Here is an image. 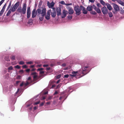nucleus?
Masks as SVG:
<instances>
[{"label":"nucleus","instance_id":"nucleus-5","mask_svg":"<svg viewBox=\"0 0 124 124\" xmlns=\"http://www.w3.org/2000/svg\"><path fill=\"white\" fill-rule=\"evenodd\" d=\"M81 8H74V9L75 11L76 14L78 15H80L81 13Z\"/></svg>","mask_w":124,"mask_h":124},{"label":"nucleus","instance_id":"nucleus-22","mask_svg":"<svg viewBox=\"0 0 124 124\" xmlns=\"http://www.w3.org/2000/svg\"><path fill=\"white\" fill-rule=\"evenodd\" d=\"M100 2L101 3L103 6L106 5V3L102 0H100Z\"/></svg>","mask_w":124,"mask_h":124},{"label":"nucleus","instance_id":"nucleus-21","mask_svg":"<svg viewBox=\"0 0 124 124\" xmlns=\"http://www.w3.org/2000/svg\"><path fill=\"white\" fill-rule=\"evenodd\" d=\"M36 13H39V14H41L42 12L41 10L39 8L37 10Z\"/></svg>","mask_w":124,"mask_h":124},{"label":"nucleus","instance_id":"nucleus-6","mask_svg":"<svg viewBox=\"0 0 124 124\" xmlns=\"http://www.w3.org/2000/svg\"><path fill=\"white\" fill-rule=\"evenodd\" d=\"M53 9V11L51 12V16H52L54 18L56 16V12L55 11V8H52Z\"/></svg>","mask_w":124,"mask_h":124},{"label":"nucleus","instance_id":"nucleus-64","mask_svg":"<svg viewBox=\"0 0 124 124\" xmlns=\"http://www.w3.org/2000/svg\"><path fill=\"white\" fill-rule=\"evenodd\" d=\"M20 72H22V73H23V70H21L19 71Z\"/></svg>","mask_w":124,"mask_h":124},{"label":"nucleus","instance_id":"nucleus-29","mask_svg":"<svg viewBox=\"0 0 124 124\" xmlns=\"http://www.w3.org/2000/svg\"><path fill=\"white\" fill-rule=\"evenodd\" d=\"M106 5L107 8H110L111 7L110 5L108 3H106Z\"/></svg>","mask_w":124,"mask_h":124},{"label":"nucleus","instance_id":"nucleus-62","mask_svg":"<svg viewBox=\"0 0 124 124\" xmlns=\"http://www.w3.org/2000/svg\"><path fill=\"white\" fill-rule=\"evenodd\" d=\"M66 64L65 63H63L62 65V66L63 67H65L66 66Z\"/></svg>","mask_w":124,"mask_h":124},{"label":"nucleus","instance_id":"nucleus-3","mask_svg":"<svg viewBox=\"0 0 124 124\" xmlns=\"http://www.w3.org/2000/svg\"><path fill=\"white\" fill-rule=\"evenodd\" d=\"M17 8H10L7 12L6 16H9L12 12H14L15 11Z\"/></svg>","mask_w":124,"mask_h":124},{"label":"nucleus","instance_id":"nucleus-30","mask_svg":"<svg viewBox=\"0 0 124 124\" xmlns=\"http://www.w3.org/2000/svg\"><path fill=\"white\" fill-rule=\"evenodd\" d=\"M51 10L50 9L47 12V15L50 16V13H51Z\"/></svg>","mask_w":124,"mask_h":124},{"label":"nucleus","instance_id":"nucleus-48","mask_svg":"<svg viewBox=\"0 0 124 124\" xmlns=\"http://www.w3.org/2000/svg\"><path fill=\"white\" fill-rule=\"evenodd\" d=\"M23 85H24V83L23 82L22 83L20 84V86H22Z\"/></svg>","mask_w":124,"mask_h":124},{"label":"nucleus","instance_id":"nucleus-8","mask_svg":"<svg viewBox=\"0 0 124 124\" xmlns=\"http://www.w3.org/2000/svg\"><path fill=\"white\" fill-rule=\"evenodd\" d=\"M68 11H67L63 10V13L61 15V17L62 18H65L66 15L68 14Z\"/></svg>","mask_w":124,"mask_h":124},{"label":"nucleus","instance_id":"nucleus-33","mask_svg":"<svg viewBox=\"0 0 124 124\" xmlns=\"http://www.w3.org/2000/svg\"><path fill=\"white\" fill-rule=\"evenodd\" d=\"M13 68L12 66H11L8 68V70H12L13 69Z\"/></svg>","mask_w":124,"mask_h":124},{"label":"nucleus","instance_id":"nucleus-17","mask_svg":"<svg viewBox=\"0 0 124 124\" xmlns=\"http://www.w3.org/2000/svg\"><path fill=\"white\" fill-rule=\"evenodd\" d=\"M20 3L19 2H17L16 3L13 8H17L19 6Z\"/></svg>","mask_w":124,"mask_h":124},{"label":"nucleus","instance_id":"nucleus-57","mask_svg":"<svg viewBox=\"0 0 124 124\" xmlns=\"http://www.w3.org/2000/svg\"><path fill=\"white\" fill-rule=\"evenodd\" d=\"M30 69H26V71L27 72H29L30 71Z\"/></svg>","mask_w":124,"mask_h":124},{"label":"nucleus","instance_id":"nucleus-34","mask_svg":"<svg viewBox=\"0 0 124 124\" xmlns=\"http://www.w3.org/2000/svg\"><path fill=\"white\" fill-rule=\"evenodd\" d=\"M29 83L28 81L26 82V83H24V85H25V86H27L29 84Z\"/></svg>","mask_w":124,"mask_h":124},{"label":"nucleus","instance_id":"nucleus-7","mask_svg":"<svg viewBox=\"0 0 124 124\" xmlns=\"http://www.w3.org/2000/svg\"><path fill=\"white\" fill-rule=\"evenodd\" d=\"M101 11L105 15L107 14L108 11V10L107 8H101Z\"/></svg>","mask_w":124,"mask_h":124},{"label":"nucleus","instance_id":"nucleus-32","mask_svg":"<svg viewBox=\"0 0 124 124\" xmlns=\"http://www.w3.org/2000/svg\"><path fill=\"white\" fill-rule=\"evenodd\" d=\"M24 62L22 61H20L19 63V64L20 65L23 64H24Z\"/></svg>","mask_w":124,"mask_h":124},{"label":"nucleus","instance_id":"nucleus-56","mask_svg":"<svg viewBox=\"0 0 124 124\" xmlns=\"http://www.w3.org/2000/svg\"><path fill=\"white\" fill-rule=\"evenodd\" d=\"M61 85L60 84H59L57 86V88H59L61 86Z\"/></svg>","mask_w":124,"mask_h":124},{"label":"nucleus","instance_id":"nucleus-63","mask_svg":"<svg viewBox=\"0 0 124 124\" xmlns=\"http://www.w3.org/2000/svg\"><path fill=\"white\" fill-rule=\"evenodd\" d=\"M60 79H59L56 82V83L57 84H58L59 82H60Z\"/></svg>","mask_w":124,"mask_h":124},{"label":"nucleus","instance_id":"nucleus-2","mask_svg":"<svg viewBox=\"0 0 124 124\" xmlns=\"http://www.w3.org/2000/svg\"><path fill=\"white\" fill-rule=\"evenodd\" d=\"M26 8H18L17 10V12L18 13H21L23 14H25L26 13Z\"/></svg>","mask_w":124,"mask_h":124},{"label":"nucleus","instance_id":"nucleus-31","mask_svg":"<svg viewBox=\"0 0 124 124\" xmlns=\"http://www.w3.org/2000/svg\"><path fill=\"white\" fill-rule=\"evenodd\" d=\"M121 9H120L119 10H120V13H121L123 14L124 13V10H123L122 8H120Z\"/></svg>","mask_w":124,"mask_h":124},{"label":"nucleus","instance_id":"nucleus-49","mask_svg":"<svg viewBox=\"0 0 124 124\" xmlns=\"http://www.w3.org/2000/svg\"><path fill=\"white\" fill-rule=\"evenodd\" d=\"M32 63V62L31 61L28 62H27V64H31Z\"/></svg>","mask_w":124,"mask_h":124},{"label":"nucleus","instance_id":"nucleus-13","mask_svg":"<svg viewBox=\"0 0 124 124\" xmlns=\"http://www.w3.org/2000/svg\"><path fill=\"white\" fill-rule=\"evenodd\" d=\"M112 1L115 2L116 1H117L119 4L122 5H123L124 4V3L121 0H111Z\"/></svg>","mask_w":124,"mask_h":124},{"label":"nucleus","instance_id":"nucleus-50","mask_svg":"<svg viewBox=\"0 0 124 124\" xmlns=\"http://www.w3.org/2000/svg\"><path fill=\"white\" fill-rule=\"evenodd\" d=\"M89 0L90 2H92V3L94 2L95 1L94 0Z\"/></svg>","mask_w":124,"mask_h":124},{"label":"nucleus","instance_id":"nucleus-25","mask_svg":"<svg viewBox=\"0 0 124 124\" xmlns=\"http://www.w3.org/2000/svg\"><path fill=\"white\" fill-rule=\"evenodd\" d=\"M109 16L110 17H112L113 16L112 13L111 12H109L108 13Z\"/></svg>","mask_w":124,"mask_h":124},{"label":"nucleus","instance_id":"nucleus-26","mask_svg":"<svg viewBox=\"0 0 124 124\" xmlns=\"http://www.w3.org/2000/svg\"><path fill=\"white\" fill-rule=\"evenodd\" d=\"M50 16L49 15H46L45 16V18L47 20H48L50 19Z\"/></svg>","mask_w":124,"mask_h":124},{"label":"nucleus","instance_id":"nucleus-36","mask_svg":"<svg viewBox=\"0 0 124 124\" xmlns=\"http://www.w3.org/2000/svg\"><path fill=\"white\" fill-rule=\"evenodd\" d=\"M92 8H86V10L89 11H91L92 10Z\"/></svg>","mask_w":124,"mask_h":124},{"label":"nucleus","instance_id":"nucleus-35","mask_svg":"<svg viewBox=\"0 0 124 124\" xmlns=\"http://www.w3.org/2000/svg\"><path fill=\"white\" fill-rule=\"evenodd\" d=\"M60 3L62 4H64V5L65 4V2H64V1H60Z\"/></svg>","mask_w":124,"mask_h":124},{"label":"nucleus","instance_id":"nucleus-9","mask_svg":"<svg viewBox=\"0 0 124 124\" xmlns=\"http://www.w3.org/2000/svg\"><path fill=\"white\" fill-rule=\"evenodd\" d=\"M54 4V3L53 1H52L51 3H49L48 1L47 2V5L49 8L53 7Z\"/></svg>","mask_w":124,"mask_h":124},{"label":"nucleus","instance_id":"nucleus-40","mask_svg":"<svg viewBox=\"0 0 124 124\" xmlns=\"http://www.w3.org/2000/svg\"><path fill=\"white\" fill-rule=\"evenodd\" d=\"M5 0H2L0 2V6L4 2Z\"/></svg>","mask_w":124,"mask_h":124},{"label":"nucleus","instance_id":"nucleus-61","mask_svg":"<svg viewBox=\"0 0 124 124\" xmlns=\"http://www.w3.org/2000/svg\"><path fill=\"white\" fill-rule=\"evenodd\" d=\"M65 5H66L68 6V5H72V4L71 3H70V4H65Z\"/></svg>","mask_w":124,"mask_h":124},{"label":"nucleus","instance_id":"nucleus-47","mask_svg":"<svg viewBox=\"0 0 124 124\" xmlns=\"http://www.w3.org/2000/svg\"><path fill=\"white\" fill-rule=\"evenodd\" d=\"M26 4L24 3L23 4V8H26Z\"/></svg>","mask_w":124,"mask_h":124},{"label":"nucleus","instance_id":"nucleus-45","mask_svg":"<svg viewBox=\"0 0 124 124\" xmlns=\"http://www.w3.org/2000/svg\"><path fill=\"white\" fill-rule=\"evenodd\" d=\"M22 67L23 68H27V67L26 65H24L22 66Z\"/></svg>","mask_w":124,"mask_h":124},{"label":"nucleus","instance_id":"nucleus-11","mask_svg":"<svg viewBox=\"0 0 124 124\" xmlns=\"http://www.w3.org/2000/svg\"><path fill=\"white\" fill-rule=\"evenodd\" d=\"M56 11L57 13V15L58 16H59L61 15V8H56Z\"/></svg>","mask_w":124,"mask_h":124},{"label":"nucleus","instance_id":"nucleus-15","mask_svg":"<svg viewBox=\"0 0 124 124\" xmlns=\"http://www.w3.org/2000/svg\"><path fill=\"white\" fill-rule=\"evenodd\" d=\"M68 13L70 15L74 13V11L71 8H70L68 10Z\"/></svg>","mask_w":124,"mask_h":124},{"label":"nucleus","instance_id":"nucleus-10","mask_svg":"<svg viewBox=\"0 0 124 124\" xmlns=\"http://www.w3.org/2000/svg\"><path fill=\"white\" fill-rule=\"evenodd\" d=\"M36 8H35L32 11V16L33 18L35 17L36 15Z\"/></svg>","mask_w":124,"mask_h":124},{"label":"nucleus","instance_id":"nucleus-54","mask_svg":"<svg viewBox=\"0 0 124 124\" xmlns=\"http://www.w3.org/2000/svg\"><path fill=\"white\" fill-rule=\"evenodd\" d=\"M43 69L42 68H39L38 69V70L41 71Z\"/></svg>","mask_w":124,"mask_h":124},{"label":"nucleus","instance_id":"nucleus-14","mask_svg":"<svg viewBox=\"0 0 124 124\" xmlns=\"http://www.w3.org/2000/svg\"><path fill=\"white\" fill-rule=\"evenodd\" d=\"M30 8H28L27 12V18H28L30 17L31 16V13L29 11H28V10L30 9Z\"/></svg>","mask_w":124,"mask_h":124},{"label":"nucleus","instance_id":"nucleus-41","mask_svg":"<svg viewBox=\"0 0 124 124\" xmlns=\"http://www.w3.org/2000/svg\"><path fill=\"white\" fill-rule=\"evenodd\" d=\"M70 68V67H68L65 68L64 69L65 70H68Z\"/></svg>","mask_w":124,"mask_h":124},{"label":"nucleus","instance_id":"nucleus-19","mask_svg":"<svg viewBox=\"0 0 124 124\" xmlns=\"http://www.w3.org/2000/svg\"><path fill=\"white\" fill-rule=\"evenodd\" d=\"M5 8H2L1 11H0V16H1L2 15L5 11Z\"/></svg>","mask_w":124,"mask_h":124},{"label":"nucleus","instance_id":"nucleus-46","mask_svg":"<svg viewBox=\"0 0 124 124\" xmlns=\"http://www.w3.org/2000/svg\"><path fill=\"white\" fill-rule=\"evenodd\" d=\"M39 103H40L39 101L37 102H35L34 103V105H36L38 104H39Z\"/></svg>","mask_w":124,"mask_h":124},{"label":"nucleus","instance_id":"nucleus-52","mask_svg":"<svg viewBox=\"0 0 124 124\" xmlns=\"http://www.w3.org/2000/svg\"><path fill=\"white\" fill-rule=\"evenodd\" d=\"M48 66V64H44L43 65V66L44 67H47Z\"/></svg>","mask_w":124,"mask_h":124},{"label":"nucleus","instance_id":"nucleus-51","mask_svg":"<svg viewBox=\"0 0 124 124\" xmlns=\"http://www.w3.org/2000/svg\"><path fill=\"white\" fill-rule=\"evenodd\" d=\"M52 97L51 96H49L48 98V100H50L52 98Z\"/></svg>","mask_w":124,"mask_h":124},{"label":"nucleus","instance_id":"nucleus-16","mask_svg":"<svg viewBox=\"0 0 124 124\" xmlns=\"http://www.w3.org/2000/svg\"><path fill=\"white\" fill-rule=\"evenodd\" d=\"M120 8H114V10H113L112 12L113 13H116V12L120 10Z\"/></svg>","mask_w":124,"mask_h":124},{"label":"nucleus","instance_id":"nucleus-37","mask_svg":"<svg viewBox=\"0 0 124 124\" xmlns=\"http://www.w3.org/2000/svg\"><path fill=\"white\" fill-rule=\"evenodd\" d=\"M68 18L69 19H72V16H68Z\"/></svg>","mask_w":124,"mask_h":124},{"label":"nucleus","instance_id":"nucleus-27","mask_svg":"<svg viewBox=\"0 0 124 124\" xmlns=\"http://www.w3.org/2000/svg\"><path fill=\"white\" fill-rule=\"evenodd\" d=\"M90 13L94 15H95L97 14L96 13L95 11L92 10L91 11Z\"/></svg>","mask_w":124,"mask_h":124},{"label":"nucleus","instance_id":"nucleus-55","mask_svg":"<svg viewBox=\"0 0 124 124\" xmlns=\"http://www.w3.org/2000/svg\"><path fill=\"white\" fill-rule=\"evenodd\" d=\"M44 103L43 102H42L40 104V106H42L44 105Z\"/></svg>","mask_w":124,"mask_h":124},{"label":"nucleus","instance_id":"nucleus-60","mask_svg":"<svg viewBox=\"0 0 124 124\" xmlns=\"http://www.w3.org/2000/svg\"><path fill=\"white\" fill-rule=\"evenodd\" d=\"M20 82V81H17L16 82V84H18Z\"/></svg>","mask_w":124,"mask_h":124},{"label":"nucleus","instance_id":"nucleus-44","mask_svg":"<svg viewBox=\"0 0 124 124\" xmlns=\"http://www.w3.org/2000/svg\"><path fill=\"white\" fill-rule=\"evenodd\" d=\"M61 77V75H57V76L56 78H57L58 79V78H60Z\"/></svg>","mask_w":124,"mask_h":124},{"label":"nucleus","instance_id":"nucleus-12","mask_svg":"<svg viewBox=\"0 0 124 124\" xmlns=\"http://www.w3.org/2000/svg\"><path fill=\"white\" fill-rule=\"evenodd\" d=\"M37 74V73H36L35 72H34L32 73L31 74V75H33V78L34 80L37 77V75H36Z\"/></svg>","mask_w":124,"mask_h":124},{"label":"nucleus","instance_id":"nucleus-1","mask_svg":"<svg viewBox=\"0 0 124 124\" xmlns=\"http://www.w3.org/2000/svg\"><path fill=\"white\" fill-rule=\"evenodd\" d=\"M46 8H43V9L42 10L41 15L42 16L39 18V19L40 20L42 21L45 15L46 14Z\"/></svg>","mask_w":124,"mask_h":124},{"label":"nucleus","instance_id":"nucleus-23","mask_svg":"<svg viewBox=\"0 0 124 124\" xmlns=\"http://www.w3.org/2000/svg\"><path fill=\"white\" fill-rule=\"evenodd\" d=\"M5 60L7 61H10V60L9 59V57L8 56L5 57Z\"/></svg>","mask_w":124,"mask_h":124},{"label":"nucleus","instance_id":"nucleus-18","mask_svg":"<svg viewBox=\"0 0 124 124\" xmlns=\"http://www.w3.org/2000/svg\"><path fill=\"white\" fill-rule=\"evenodd\" d=\"M94 10H95L98 13H101V11L99 8H94Z\"/></svg>","mask_w":124,"mask_h":124},{"label":"nucleus","instance_id":"nucleus-59","mask_svg":"<svg viewBox=\"0 0 124 124\" xmlns=\"http://www.w3.org/2000/svg\"><path fill=\"white\" fill-rule=\"evenodd\" d=\"M58 93V92L57 91H56L54 93V95H55L56 94Z\"/></svg>","mask_w":124,"mask_h":124},{"label":"nucleus","instance_id":"nucleus-24","mask_svg":"<svg viewBox=\"0 0 124 124\" xmlns=\"http://www.w3.org/2000/svg\"><path fill=\"white\" fill-rule=\"evenodd\" d=\"M112 4L114 8H118V6L116 4L114 3H112Z\"/></svg>","mask_w":124,"mask_h":124},{"label":"nucleus","instance_id":"nucleus-43","mask_svg":"<svg viewBox=\"0 0 124 124\" xmlns=\"http://www.w3.org/2000/svg\"><path fill=\"white\" fill-rule=\"evenodd\" d=\"M76 74H72V75H70V76L71 77H75V76H76Z\"/></svg>","mask_w":124,"mask_h":124},{"label":"nucleus","instance_id":"nucleus-42","mask_svg":"<svg viewBox=\"0 0 124 124\" xmlns=\"http://www.w3.org/2000/svg\"><path fill=\"white\" fill-rule=\"evenodd\" d=\"M69 76V75L67 74L65 75H64V77L65 78H68Z\"/></svg>","mask_w":124,"mask_h":124},{"label":"nucleus","instance_id":"nucleus-39","mask_svg":"<svg viewBox=\"0 0 124 124\" xmlns=\"http://www.w3.org/2000/svg\"><path fill=\"white\" fill-rule=\"evenodd\" d=\"M78 73V71H73L72 73L73 74H76L77 73Z\"/></svg>","mask_w":124,"mask_h":124},{"label":"nucleus","instance_id":"nucleus-20","mask_svg":"<svg viewBox=\"0 0 124 124\" xmlns=\"http://www.w3.org/2000/svg\"><path fill=\"white\" fill-rule=\"evenodd\" d=\"M83 9V13L85 14H87V10H86V8H82Z\"/></svg>","mask_w":124,"mask_h":124},{"label":"nucleus","instance_id":"nucleus-4","mask_svg":"<svg viewBox=\"0 0 124 124\" xmlns=\"http://www.w3.org/2000/svg\"><path fill=\"white\" fill-rule=\"evenodd\" d=\"M88 67V66H85L82 67V69L83 71L82 73L83 74L85 75L88 72L87 70V69Z\"/></svg>","mask_w":124,"mask_h":124},{"label":"nucleus","instance_id":"nucleus-53","mask_svg":"<svg viewBox=\"0 0 124 124\" xmlns=\"http://www.w3.org/2000/svg\"><path fill=\"white\" fill-rule=\"evenodd\" d=\"M11 2H10V3H9V5L8 6V8H10V6L11 5Z\"/></svg>","mask_w":124,"mask_h":124},{"label":"nucleus","instance_id":"nucleus-38","mask_svg":"<svg viewBox=\"0 0 124 124\" xmlns=\"http://www.w3.org/2000/svg\"><path fill=\"white\" fill-rule=\"evenodd\" d=\"M15 68L19 69L20 68V66L18 65H17L15 66Z\"/></svg>","mask_w":124,"mask_h":124},{"label":"nucleus","instance_id":"nucleus-58","mask_svg":"<svg viewBox=\"0 0 124 124\" xmlns=\"http://www.w3.org/2000/svg\"><path fill=\"white\" fill-rule=\"evenodd\" d=\"M100 4L99 3H97V6L98 7H100Z\"/></svg>","mask_w":124,"mask_h":124},{"label":"nucleus","instance_id":"nucleus-28","mask_svg":"<svg viewBox=\"0 0 124 124\" xmlns=\"http://www.w3.org/2000/svg\"><path fill=\"white\" fill-rule=\"evenodd\" d=\"M12 61H13L15 59V57L14 56L12 55L10 57Z\"/></svg>","mask_w":124,"mask_h":124}]
</instances>
